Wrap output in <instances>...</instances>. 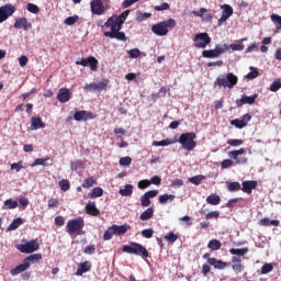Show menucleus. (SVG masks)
<instances>
[{
    "label": "nucleus",
    "mask_w": 281,
    "mask_h": 281,
    "mask_svg": "<svg viewBox=\"0 0 281 281\" xmlns=\"http://www.w3.org/2000/svg\"><path fill=\"white\" fill-rule=\"evenodd\" d=\"M115 236V233L113 232V226H110L103 234V240H111Z\"/></svg>",
    "instance_id": "obj_48"
},
{
    "label": "nucleus",
    "mask_w": 281,
    "mask_h": 281,
    "mask_svg": "<svg viewBox=\"0 0 281 281\" xmlns=\"http://www.w3.org/2000/svg\"><path fill=\"white\" fill-rule=\"evenodd\" d=\"M15 247L21 254H34V251H38V249H41L38 239H31L26 244H18Z\"/></svg>",
    "instance_id": "obj_7"
},
{
    "label": "nucleus",
    "mask_w": 281,
    "mask_h": 281,
    "mask_svg": "<svg viewBox=\"0 0 281 281\" xmlns=\"http://www.w3.org/2000/svg\"><path fill=\"white\" fill-rule=\"evenodd\" d=\"M228 146H233L234 148L238 147V146H243V144H245V142L243 139H228L227 143Z\"/></svg>",
    "instance_id": "obj_52"
},
{
    "label": "nucleus",
    "mask_w": 281,
    "mask_h": 281,
    "mask_svg": "<svg viewBox=\"0 0 281 281\" xmlns=\"http://www.w3.org/2000/svg\"><path fill=\"white\" fill-rule=\"evenodd\" d=\"M232 126H236V128H245L246 123L243 120L235 119L231 121Z\"/></svg>",
    "instance_id": "obj_55"
},
{
    "label": "nucleus",
    "mask_w": 281,
    "mask_h": 281,
    "mask_svg": "<svg viewBox=\"0 0 281 281\" xmlns=\"http://www.w3.org/2000/svg\"><path fill=\"white\" fill-rule=\"evenodd\" d=\"M38 128H45V123L41 116H33L31 119V131H38Z\"/></svg>",
    "instance_id": "obj_27"
},
{
    "label": "nucleus",
    "mask_w": 281,
    "mask_h": 281,
    "mask_svg": "<svg viewBox=\"0 0 281 281\" xmlns=\"http://www.w3.org/2000/svg\"><path fill=\"white\" fill-rule=\"evenodd\" d=\"M26 10H29L31 12V14H38V12H40L38 5H36L34 3H27Z\"/></svg>",
    "instance_id": "obj_56"
},
{
    "label": "nucleus",
    "mask_w": 281,
    "mask_h": 281,
    "mask_svg": "<svg viewBox=\"0 0 281 281\" xmlns=\"http://www.w3.org/2000/svg\"><path fill=\"white\" fill-rule=\"evenodd\" d=\"M157 194H159V190H149L145 192L140 198V205L143 207H150V203H153L150 199H155Z\"/></svg>",
    "instance_id": "obj_14"
},
{
    "label": "nucleus",
    "mask_w": 281,
    "mask_h": 281,
    "mask_svg": "<svg viewBox=\"0 0 281 281\" xmlns=\"http://www.w3.org/2000/svg\"><path fill=\"white\" fill-rule=\"evenodd\" d=\"M203 179H205V176L198 175V176L189 178V182L193 183V186H201V181H203Z\"/></svg>",
    "instance_id": "obj_45"
},
{
    "label": "nucleus",
    "mask_w": 281,
    "mask_h": 281,
    "mask_svg": "<svg viewBox=\"0 0 281 281\" xmlns=\"http://www.w3.org/2000/svg\"><path fill=\"white\" fill-rule=\"evenodd\" d=\"M206 203H209V205H220L221 196L217 194H211L206 198Z\"/></svg>",
    "instance_id": "obj_37"
},
{
    "label": "nucleus",
    "mask_w": 281,
    "mask_h": 281,
    "mask_svg": "<svg viewBox=\"0 0 281 281\" xmlns=\"http://www.w3.org/2000/svg\"><path fill=\"white\" fill-rule=\"evenodd\" d=\"M80 21V18L78 15L68 16L64 23L65 25H75V23H78Z\"/></svg>",
    "instance_id": "obj_51"
},
{
    "label": "nucleus",
    "mask_w": 281,
    "mask_h": 281,
    "mask_svg": "<svg viewBox=\"0 0 281 281\" xmlns=\"http://www.w3.org/2000/svg\"><path fill=\"white\" fill-rule=\"evenodd\" d=\"M240 155H245V148L228 151V157L231 159H234V161H235V164H237V166H243V165L247 164V157L240 156Z\"/></svg>",
    "instance_id": "obj_10"
},
{
    "label": "nucleus",
    "mask_w": 281,
    "mask_h": 281,
    "mask_svg": "<svg viewBox=\"0 0 281 281\" xmlns=\"http://www.w3.org/2000/svg\"><path fill=\"white\" fill-rule=\"evenodd\" d=\"M256 188H258V181L256 180H245L241 182V192H245V194H251Z\"/></svg>",
    "instance_id": "obj_16"
},
{
    "label": "nucleus",
    "mask_w": 281,
    "mask_h": 281,
    "mask_svg": "<svg viewBox=\"0 0 281 281\" xmlns=\"http://www.w3.org/2000/svg\"><path fill=\"white\" fill-rule=\"evenodd\" d=\"M226 188L228 192H238L240 190V182H227Z\"/></svg>",
    "instance_id": "obj_41"
},
{
    "label": "nucleus",
    "mask_w": 281,
    "mask_h": 281,
    "mask_svg": "<svg viewBox=\"0 0 281 281\" xmlns=\"http://www.w3.org/2000/svg\"><path fill=\"white\" fill-rule=\"evenodd\" d=\"M23 225V218L18 217L12 221V223L8 226V232H14V229H19Z\"/></svg>",
    "instance_id": "obj_33"
},
{
    "label": "nucleus",
    "mask_w": 281,
    "mask_h": 281,
    "mask_svg": "<svg viewBox=\"0 0 281 281\" xmlns=\"http://www.w3.org/2000/svg\"><path fill=\"white\" fill-rule=\"evenodd\" d=\"M165 240H167L168 243H177V240L179 239V235L175 234V232H169L167 235L164 236Z\"/></svg>",
    "instance_id": "obj_44"
},
{
    "label": "nucleus",
    "mask_w": 281,
    "mask_h": 281,
    "mask_svg": "<svg viewBox=\"0 0 281 281\" xmlns=\"http://www.w3.org/2000/svg\"><path fill=\"white\" fill-rule=\"evenodd\" d=\"M215 87H223L224 89H234L238 85V76L233 72L226 75H220L215 82Z\"/></svg>",
    "instance_id": "obj_1"
},
{
    "label": "nucleus",
    "mask_w": 281,
    "mask_h": 281,
    "mask_svg": "<svg viewBox=\"0 0 281 281\" xmlns=\"http://www.w3.org/2000/svg\"><path fill=\"white\" fill-rule=\"evenodd\" d=\"M209 265L211 267H214V269H218L220 271H223V269H227V267H229L228 262L216 259L214 257H212V259H209Z\"/></svg>",
    "instance_id": "obj_23"
},
{
    "label": "nucleus",
    "mask_w": 281,
    "mask_h": 281,
    "mask_svg": "<svg viewBox=\"0 0 281 281\" xmlns=\"http://www.w3.org/2000/svg\"><path fill=\"white\" fill-rule=\"evenodd\" d=\"M58 205H59L58 199L52 198V199L48 200L47 207H48L49 210H52V209H54V207H58Z\"/></svg>",
    "instance_id": "obj_61"
},
{
    "label": "nucleus",
    "mask_w": 281,
    "mask_h": 281,
    "mask_svg": "<svg viewBox=\"0 0 281 281\" xmlns=\"http://www.w3.org/2000/svg\"><path fill=\"white\" fill-rule=\"evenodd\" d=\"M90 8L92 14H97V16H102V14L106 12V8H104V2H102V0H92L90 2Z\"/></svg>",
    "instance_id": "obj_13"
},
{
    "label": "nucleus",
    "mask_w": 281,
    "mask_h": 281,
    "mask_svg": "<svg viewBox=\"0 0 281 281\" xmlns=\"http://www.w3.org/2000/svg\"><path fill=\"white\" fill-rule=\"evenodd\" d=\"M172 144H175V140L170 139V138H166V139H162V140H154L153 142V146H170Z\"/></svg>",
    "instance_id": "obj_42"
},
{
    "label": "nucleus",
    "mask_w": 281,
    "mask_h": 281,
    "mask_svg": "<svg viewBox=\"0 0 281 281\" xmlns=\"http://www.w3.org/2000/svg\"><path fill=\"white\" fill-rule=\"evenodd\" d=\"M127 53L130 58H139V56H142V50H139V48L130 49Z\"/></svg>",
    "instance_id": "obj_54"
},
{
    "label": "nucleus",
    "mask_w": 281,
    "mask_h": 281,
    "mask_svg": "<svg viewBox=\"0 0 281 281\" xmlns=\"http://www.w3.org/2000/svg\"><path fill=\"white\" fill-rule=\"evenodd\" d=\"M271 271H273V265L271 263H265L261 267V273L262 276H267V273H271Z\"/></svg>",
    "instance_id": "obj_53"
},
{
    "label": "nucleus",
    "mask_w": 281,
    "mask_h": 281,
    "mask_svg": "<svg viewBox=\"0 0 281 281\" xmlns=\"http://www.w3.org/2000/svg\"><path fill=\"white\" fill-rule=\"evenodd\" d=\"M123 22L117 18V15H112L104 23V27H110V32H120L122 30Z\"/></svg>",
    "instance_id": "obj_11"
},
{
    "label": "nucleus",
    "mask_w": 281,
    "mask_h": 281,
    "mask_svg": "<svg viewBox=\"0 0 281 281\" xmlns=\"http://www.w3.org/2000/svg\"><path fill=\"white\" fill-rule=\"evenodd\" d=\"M232 262H233V271H235V273H243V271H245V266H243V259H240V257H232Z\"/></svg>",
    "instance_id": "obj_24"
},
{
    "label": "nucleus",
    "mask_w": 281,
    "mask_h": 281,
    "mask_svg": "<svg viewBox=\"0 0 281 281\" xmlns=\"http://www.w3.org/2000/svg\"><path fill=\"white\" fill-rule=\"evenodd\" d=\"M93 186H98V179L93 178V177H88L82 181L81 187L82 188H93Z\"/></svg>",
    "instance_id": "obj_32"
},
{
    "label": "nucleus",
    "mask_w": 281,
    "mask_h": 281,
    "mask_svg": "<svg viewBox=\"0 0 281 281\" xmlns=\"http://www.w3.org/2000/svg\"><path fill=\"white\" fill-rule=\"evenodd\" d=\"M16 12V7L12 3L0 7V23L8 21L9 16H12Z\"/></svg>",
    "instance_id": "obj_9"
},
{
    "label": "nucleus",
    "mask_w": 281,
    "mask_h": 281,
    "mask_svg": "<svg viewBox=\"0 0 281 281\" xmlns=\"http://www.w3.org/2000/svg\"><path fill=\"white\" fill-rule=\"evenodd\" d=\"M24 260L26 261L27 265H31V262H41V260H43V255L34 254V255H31V256L24 258Z\"/></svg>",
    "instance_id": "obj_38"
},
{
    "label": "nucleus",
    "mask_w": 281,
    "mask_h": 281,
    "mask_svg": "<svg viewBox=\"0 0 281 281\" xmlns=\"http://www.w3.org/2000/svg\"><path fill=\"white\" fill-rule=\"evenodd\" d=\"M177 26V21L175 19H169L164 22H159L151 26V31L156 36H166L168 34V27L172 30V27Z\"/></svg>",
    "instance_id": "obj_4"
},
{
    "label": "nucleus",
    "mask_w": 281,
    "mask_h": 281,
    "mask_svg": "<svg viewBox=\"0 0 281 281\" xmlns=\"http://www.w3.org/2000/svg\"><path fill=\"white\" fill-rule=\"evenodd\" d=\"M280 89H281V81H280V79L274 80L270 85V91H272V93H276L277 91H280Z\"/></svg>",
    "instance_id": "obj_50"
},
{
    "label": "nucleus",
    "mask_w": 281,
    "mask_h": 281,
    "mask_svg": "<svg viewBox=\"0 0 281 281\" xmlns=\"http://www.w3.org/2000/svg\"><path fill=\"white\" fill-rule=\"evenodd\" d=\"M222 16L218 19V25H223L232 14H234V9L229 4H223L222 7Z\"/></svg>",
    "instance_id": "obj_17"
},
{
    "label": "nucleus",
    "mask_w": 281,
    "mask_h": 281,
    "mask_svg": "<svg viewBox=\"0 0 281 281\" xmlns=\"http://www.w3.org/2000/svg\"><path fill=\"white\" fill-rule=\"evenodd\" d=\"M85 220L82 217H77L69 220L66 225V232L69 234V236H74V234H77V236L85 235Z\"/></svg>",
    "instance_id": "obj_2"
},
{
    "label": "nucleus",
    "mask_w": 281,
    "mask_h": 281,
    "mask_svg": "<svg viewBox=\"0 0 281 281\" xmlns=\"http://www.w3.org/2000/svg\"><path fill=\"white\" fill-rule=\"evenodd\" d=\"M155 234V231L153 228H146L142 231V236L144 238H150Z\"/></svg>",
    "instance_id": "obj_63"
},
{
    "label": "nucleus",
    "mask_w": 281,
    "mask_h": 281,
    "mask_svg": "<svg viewBox=\"0 0 281 281\" xmlns=\"http://www.w3.org/2000/svg\"><path fill=\"white\" fill-rule=\"evenodd\" d=\"M86 214H89L90 216H100V210L95 206V202L89 201L86 204Z\"/></svg>",
    "instance_id": "obj_25"
},
{
    "label": "nucleus",
    "mask_w": 281,
    "mask_h": 281,
    "mask_svg": "<svg viewBox=\"0 0 281 281\" xmlns=\"http://www.w3.org/2000/svg\"><path fill=\"white\" fill-rule=\"evenodd\" d=\"M270 19H271L272 23H274L277 30H281V16L276 13H272L270 15Z\"/></svg>",
    "instance_id": "obj_46"
},
{
    "label": "nucleus",
    "mask_w": 281,
    "mask_h": 281,
    "mask_svg": "<svg viewBox=\"0 0 281 281\" xmlns=\"http://www.w3.org/2000/svg\"><path fill=\"white\" fill-rule=\"evenodd\" d=\"M85 254L88 256H91L92 254H95V245H89L83 250Z\"/></svg>",
    "instance_id": "obj_64"
},
{
    "label": "nucleus",
    "mask_w": 281,
    "mask_h": 281,
    "mask_svg": "<svg viewBox=\"0 0 281 281\" xmlns=\"http://www.w3.org/2000/svg\"><path fill=\"white\" fill-rule=\"evenodd\" d=\"M15 30H24L27 32V30H32V23L27 22V19L25 18H18L14 22Z\"/></svg>",
    "instance_id": "obj_20"
},
{
    "label": "nucleus",
    "mask_w": 281,
    "mask_h": 281,
    "mask_svg": "<svg viewBox=\"0 0 281 281\" xmlns=\"http://www.w3.org/2000/svg\"><path fill=\"white\" fill-rule=\"evenodd\" d=\"M132 161H133V158L127 156V157H122L119 164L120 166H131Z\"/></svg>",
    "instance_id": "obj_62"
},
{
    "label": "nucleus",
    "mask_w": 281,
    "mask_h": 281,
    "mask_svg": "<svg viewBox=\"0 0 281 281\" xmlns=\"http://www.w3.org/2000/svg\"><path fill=\"white\" fill-rule=\"evenodd\" d=\"M103 36H108V38H116V41L126 42V33L121 31H105Z\"/></svg>",
    "instance_id": "obj_21"
},
{
    "label": "nucleus",
    "mask_w": 281,
    "mask_h": 281,
    "mask_svg": "<svg viewBox=\"0 0 281 281\" xmlns=\"http://www.w3.org/2000/svg\"><path fill=\"white\" fill-rule=\"evenodd\" d=\"M221 216V212L212 211L205 215L206 221H212V218H218Z\"/></svg>",
    "instance_id": "obj_58"
},
{
    "label": "nucleus",
    "mask_w": 281,
    "mask_h": 281,
    "mask_svg": "<svg viewBox=\"0 0 281 281\" xmlns=\"http://www.w3.org/2000/svg\"><path fill=\"white\" fill-rule=\"evenodd\" d=\"M53 160L49 157L46 158H37L34 160V162L31 165V168H34L35 166H53Z\"/></svg>",
    "instance_id": "obj_29"
},
{
    "label": "nucleus",
    "mask_w": 281,
    "mask_h": 281,
    "mask_svg": "<svg viewBox=\"0 0 281 281\" xmlns=\"http://www.w3.org/2000/svg\"><path fill=\"white\" fill-rule=\"evenodd\" d=\"M193 42L196 49H205V47L212 43V37H210L207 33H198L193 37Z\"/></svg>",
    "instance_id": "obj_8"
},
{
    "label": "nucleus",
    "mask_w": 281,
    "mask_h": 281,
    "mask_svg": "<svg viewBox=\"0 0 281 281\" xmlns=\"http://www.w3.org/2000/svg\"><path fill=\"white\" fill-rule=\"evenodd\" d=\"M82 168H85V164L82 162V160H75L74 162H71L72 170H82Z\"/></svg>",
    "instance_id": "obj_57"
},
{
    "label": "nucleus",
    "mask_w": 281,
    "mask_h": 281,
    "mask_svg": "<svg viewBox=\"0 0 281 281\" xmlns=\"http://www.w3.org/2000/svg\"><path fill=\"white\" fill-rule=\"evenodd\" d=\"M155 210L153 207H148L139 215V218L140 221H149V218H153Z\"/></svg>",
    "instance_id": "obj_35"
},
{
    "label": "nucleus",
    "mask_w": 281,
    "mask_h": 281,
    "mask_svg": "<svg viewBox=\"0 0 281 281\" xmlns=\"http://www.w3.org/2000/svg\"><path fill=\"white\" fill-rule=\"evenodd\" d=\"M121 196H131L133 194V184H126L124 189L119 190Z\"/></svg>",
    "instance_id": "obj_39"
},
{
    "label": "nucleus",
    "mask_w": 281,
    "mask_h": 281,
    "mask_svg": "<svg viewBox=\"0 0 281 281\" xmlns=\"http://www.w3.org/2000/svg\"><path fill=\"white\" fill-rule=\"evenodd\" d=\"M104 194V190L100 187H95L91 190V192L88 193V196L90 199H98Z\"/></svg>",
    "instance_id": "obj_34"
},
{
    "label": "nucleus",
    "mask_w": 281,
    "mask_h": 281,
    "mask_svg": "<svg viewBox=\"0 0 281 281\" xmlns=\"http://www.w3.org/2000/svg\"><path fill=\"white\" fill-rule=\"evenodd\" d=\"M112 229H113L114 236H122V235L126 234V232L128 229H131V225H128V224H123V225L113 224Z\"/></svg>",
    "instance_id": "obj_26"
},
{
    "label": "nucleus",
    "mask_w": 281,
    "mask_h": 281,
    "mask_svg": "<svg viewBox=\"0 0 281 281\" xmlns=\"http://www.w3.org/2000/svg\"><path fill=\"white\" fill-rule=\"evenodd\" d=\"M88 271H91V265L89 263V261L81 262L77 269L76 276H82Z\"/></svg>",
    "instance_id": "obj_30"
},
{
    "label": "nucleus",
    "mask_w": 281,
    "mask_h": 281,
    "mask_svg": "<svg viewBox=\"0 0 281 281\" xmlns=\"http://www.w3.org/2000/svg\"><path fill=\"white\" fill-rule=\"evenodd\" d=\"M223 247V244H221V240L218 239H211L207 244V248L212 251H218Z\"/></svg>",
    "instance_id": "obj_36"
},
{
    "label": "nucleus",
    "mask_w": 281,
    "mask_h": 281,
    "mask_svg": "<svg viewBox=\"0 0 281 281\" xmlns=\"http://www.w3.org/2000/svg\"><path fill=\"white\" fill-rule=\"evenodd\" d=\"M250 72L247 74L246 78H248V80H255V78H258L260 76V72L258 71V69L250 67Z\"/></svg>",
    "instance_id": "obj_47"
},
{
    "label": "nucleus",
    "mask_w": 281,
    "mask_h": 281,
    "mask_svg": "<svg viewBox=\"0 0 281 281\" xmlns=\"http://www.w3.org/2000/svg\"><path fill=\"white\" fill-rule=\"evenodd\" d=\"M196 133L194 132H187L180 135L178 142L181 144L184 150H193L196 148Z\"/></svg>",
    "instance_id": "obj_3"
},
{
    "label": "nucleus",
    "mask_w": 281,
    "mask_h": 281,
    "mask_svg": "<svg viewBox=\"0 0 281 281\" xmlns=\"http://www.w3.org/2000/svg\"><path fill=\"white\" fill-rule=\"evenodd\" d=\"M176 196L175 194H161L158 198V201L161 205H166V203H168V201H175Z\"/></svg>",
    "instance_id": "obj_40"
},
{
    "label": "nucleus",
    "mask_w": 281,
    "mask_h": 281,
    "mask_svg": "<svg viewBox=\"0 0 281 281\" xmlns=\"http://www.w3.org/2000/svg\"><path fill=\"white\" fill-rule=\"evenodd\" d=\"M57 100L61 104L69 102L71 100V91L68 88H60L57 93Z\"/></svg>",
    "instance_id": "obj_18"
},
{
    "label": "nucleus",
    "mask_w": 281,
    "mask_h": 281,
    "mask_svg": "<svg viewBox=\"0 0 281 281\" xmlns=\"http://www.w3.org/2000/svg\"><path fill=\"white\" fill-rule=\"evenodd\" d=\"M98 60L93 56H89L88 58H81L76 61V65H81V67H89L91 71H95L98 69Z\"/></svg>",
    "instance_id": "obj_12"
},
{
    "label": "nucleus",
    "mask_w": 281,
    "mask_h": 281,
    "mask_svg": "<svg viewBox=\"0 0 281 281\" xmlns=\"http://www.w3.org/2000/svg\"><path fill=\"white\" fill-rule=\"evenodd\" d=\"M74 120H76V122H87V120H93V113L85 110L77 111L74 114Z\"/></svg>",
    "instance_id": "obj_19"
},
{
    "label": "nucleus",
    "mask_w": 281,
    "mask_h": 281,
    "mask_svg": "<svg viewBox=\"0 0 281 281\" xmlns=\"http://www.w3.org/2000/svg\"><path fill=\"white\" fill-rule=\"evenodd\" d=\"M125 254H133L134 256H142V258H148V249L142 244L131 243L130 245L123 246Z\"/></svg>",
    "instance_id": "obj_5"
},
{
    "label": "nucleus",
    "mask_w": 281,
    "mask_h": 281,
    "mask_svg": "<svg viewBox=\"0 0 281 281\" xmlns=\"http://www.w3.org/2000/svg\"><path fill=\"white\" fill-rule=\"evenodd\" d=\"M137 187L139 190H146V188H150V180H140Z\"/></svg>",
    "instance_id": "obj_59"
},
{
    "label": "nucleus",
    "mask_w": 281,
    "mask_h": 281,
    "mask_svg": "<svg viewBox=\"0 0 281 281\" xmlns=\"http://www.w3.org/2000/svg\"><path fill=\"white\" fill-rule=\"evenodd\" d=\"M229 254H232V256L240 258V256H246V254H249V248H231Z\"/></svg>",
    "instance_id": "obj_31"
},
{
    "label": "nucleus",
    "mask_w": 281,
    "mask_h": 281,
    "mask_svg": "<svg viewBox=\"0 0 281 281\" xmlns=\"http://www.w3.org/2000/svg\"><path fill=\"white\" fill-rule=\"evenodd\" d=\"M4 206H5V210H16V207H19V202L12 199H8L4 201Z\"/></svg>",
    "instance_id": "obj_43"
},
{
    "label": "nucleus",
    "mask_w": 281,
    "mask_h": 281,
    "mask_svg": "<svg viewBox=\"0 0 281 281\" xmlns=\"http://www.w3.org/2000/svg\"><path fill=\"white\" fill-rule=\"evenodd\" d=\"M85 91H104L106 89V83L103 81L92 82L85 86Z\"/></svg>",
    "instance_id": "obj_22"
},
{
    "label": "nucleus",
    "mask_w": 281,
    "mask_h": 281,
    "mask_svg": "<svg viewBox=\"0 0 281 281\" xmlns=\"http://www.w3.org/2000/svg\"><path fill=\"white\" fill-rule=\"evenodd\" d=\"M256 100H258V94L255 93L252 95L243 94L240 99L235 101L236 106H243V104H255Z\"/></svg>",
    "instance_id": "obj_15"
},
{
    "label": "nucleus",
    "mask_w": 281,
    "mask_h": 281,
    "mask_svg": "<svg viewBox=\"0 0 281 281\" xmlns=\"http://www.w3.org/2000/svg\"><path fill=\"white\" fill-rule=\"evenodd\" d=\"M232 166H234V160H232V159H224L221 162V168H223V169L232 168Z\"/></svg>",
    "instance_id": "obj_60"
},
{
    "label": "nucleus",
    "mask_w": 281,
    "mask_h": 281,
    "mask_svg": "<svg viewBox=\"0 0 281 281\" xmlns=\"http://www.w3.org/2000/svg\"><path fill=\"white\" fill-rule=\"evenodd\" d=\"M59 188L60 190H63V192H67L70 190L71 183H69V180H60Z\"/></svg>",
    "instance_id": "obj_49"
},
{
    "label": "nucleus",
    "mask_w": 281,
    "mask_h": 281,
    "mask_svg": "<svg viewBox=\"0 0 281 281\" xmlns=\"http://www.w3.org/2000/svg\"><path fill=\"white\" fill-rule=\"evenodd\" d=\"M31 267V263H27L25 259L23 262L11 270V276H19V273H23V271H27Z\"/></svg>",
    "instance_id": "obj_28"
},
{
    "label": "nucleus",
    "mask_w": 281,
    "mask_h": 281,
    "mask_svg": "<svg viewBox=\"0 0 281 281\" xmlns=\"http://www.w3.org/2000/svg\"><path fill=\"white\" fill-rule=\"evenodd\" d=\"M229 50V45L227 44H217L214 49L203 50V58H218L222 54Z\"/></svg>",
    "instance_id": "obj_6"
}]
</instances>
